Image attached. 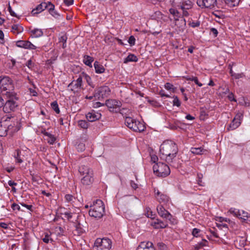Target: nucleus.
I'll use <instances>...</instances> for the list:
<instances>
[{
    "instance_id": "15",
    "label": "nucleus",
    "mask_w": 250,
    "mask_h": 250,
    "mask_svg": "<svg viewBox=\"0 0 250 250\" xmlns=\"http://www.w3.org/2000/svg\"><path fill=\"white\" fill-rule=\"evenodd\" d=\"M9 121L7 122V130L9 134H12L13 133L17 132L20 130V126L18 121L16 119L15 121L13 122L12 124H8Z\"/></svg>"
},
{
    "instance_id": "26",
    "label": "nucleus",
    "mask_w": 250,
    "mask_h": 250,
    "mask_svg": "<svg viewBox=\"0 0 250 250\" xmlns=\"http://www.w3.org/2000/svg\"><path fill=\"white\" fill-rule=\"evenodd\" d=\"M94 66L96 73L101 74L104 73L105 71L104 67L98 61H95L94 62Z\"/></svg>"
},
{
    "instance_id": "18",
    "label": "nucleus",
    "mask_w": 250,
    "mask_h": 250,
    "mask_svg": "<svg viewBox=\"0 0 250 250\" xmlns=\"http://www.w3.org/2000/svg\"><path fill=\"white\" fill-rule=\"evenodd\" d=\"M136 250H155L153 243L148 241L146 243L143 242L139 245Z\"/></svg>"
},
{
    "instance_id": "33",
    "label": "nucleus",
    "mask_w": 250,
    "mask_h": 250,
    "mask_svg": "<svg viewBox=\"0 0 250 250\" xmlns=\"http://www.w3.org/2000/svg\"><path fill=\"white\" fill-rule=\"evenodd\" d=\"M12 30L14 33L19 34L22 32L23 29V27L19 24H14L12 26Z\"/></svg>"
},
{
    "instance_id": "43",
    "label": "nucleus",
    "mask_w": 250,
    "mask_h": 250,
    "mask_svg": "<svg viewBox=\"0 0 250 250\" xmlns=\"http://www.w3.org/2000/svg\"><path fill=\"white\" fill-rule=\"evenodd\" d=\"M173 105L174 106H176L177 107H179L181 105V102L180 100H179L177 96H174L173 97Z\"/></svg>"
},
{
    "instance_id": "27",
    "label": "nucleus",
    "mask_w": 250,
    "mask_h": 250,
    "mask_svg": "<svg viewBox=\"0 0 250 250\" xmlns=\"http://www.w3.org/2000/svg\"><path fill=\"white\" fill-rule=\"evenodd\" d=\"M82 77L80 75L79 78L75 81H74V84L73 86V89L72 90H73L76 89L77 91L78 89H81L82 88Z\"/></svg>"
},
{
    "instance_id": "42",
    "label": "nucleus",
    "mask_w": 250,
    "mask_h": 250,
    "mask_svg": "<svg viewBox=\"0 0 250 250\" xmlns=\"http://www.w3.org/2000/svg\"><path fill=\"white\" fill-rule=\"evenodd\" d=\"M48 137V139L47 140L48 143L50 145H53L56 141L55 137L53 135L50 134Z\"/></svg>"
},
{
    "instance_id": "21",
    "label": "nucleus",
    "mask_w": 250,
    "mask_h": 250,
    "mask_svg": "<svg viewBox=\"0 0 250 250\" xmlns=\"http://www.w3.org/2000/svg\"><path fill=\"white\" fill-rule=\"evenodd\" d=\"M151 226L156 229H164L167 226V224L159 219H156L151 223Z\"/></svg>"
},
{
    "instance_id": "52",
    "label": "nucleus",
    "mask_w": 250,
    "mask_h": 250,
    "mask_svg": "<svg viewBox=\"0 0 250 250\" xmlns=\"http://www.w3.org/2000/svg\"><path fill=\"white\" fill-rule=\"evenodd\" d=\"M245 76L243 73H235L233 74V76L232 77L235 79H239L242 78H243Z\"/></svg>"
},
{
    "instance_id": "55",
    "label": "nucleus",
    "mask_w": 250,
    "mask_h": 250,
    "mask_svg": "<svg viewBox=\"0 0 250 250\" xmlns=\"http://www.w3.org/2000/svg\"><path fill=\"white\" fill-rule=\"evenodd\" d=\"M67 37L66 34H64L59 38V42L62 43H66Z\"/></svg>"
},
{
    "instance_id": "48",
    "label": "nucleus",
    "mask_w": 250,
    "mask_h": 250,
    "mask_svg": "<svg viewBox=\"0 0 250 250\" xmlns=\"http://www.w3.org/2000/svg\"><path fill=\"white\" fill-rule=\"evenodd\" d=\"M78 151H83L85 149V145L83 143H79L76 146Z\"/></svg>"
},
{
    "instance_id": "57",
    "label": "nucleus",
    "mask_w": 250,
    "mask_h": 250,
    "mask_svg": "<svg viewBox=\"0 0 250 250\" xmlns=\"http://www.w3.org/2000/svg\"><path fill=\"white\" fill-rule=\"evenodd\" d=\"M20 204L22 206V207H24L25 208H26L27 209H28L29 210L31 211H33V206L32 205H27L26 204H24L23 203H20Z\"/></svg>"
},
{
    "instance_id": "5",
    "label": "nucleus",
    "mask_w": 250,
    "mask_h": 250,
    "mask_svg": "<svg viewBox=\"0 0 250 250\" xmlns=\"http://www.w3.org/2000/svg\"><path fill=\"white\" fill-rule=\"evenodd\" d=\"M125 124L128 128L135 132H141L146 129V126L143 122L130 117H125Z\"/></svg>"
},
{
    "instance_id": "41",
    "label": "nucleus",
    "mask_w": 250,
    "mask_h": 250,
    "mask_svg": "<svg viewBox=\"0 0 250 250\" xmlns=\"http://www.w3.org/2000/svg\"><path fill=\"white\" fill-rule=\"evenodd\" d=\"M229 211L230 213L233 214L235 216H237L238 217V216L241 215L240 211L239 210H237L235 208H231Z\"/></svg>"
},
{
    "instance_id": "39",
    "label": "nucleus",
    "mask_w": 250,
    "mask_h": 250,
    "mask_svg": "<svg viewBox=\"0 0 250 250\" xmlns=\"http://www.w3.org/2000/svg\"><path fill=\"white\" fill-rule=\"evenodd\" d=\"M243 117H244V111H242L238 112L234 118L237 121H240V123L241 124L242 121L243 119Z\"/></svg>"
},
{
    "instance_id": "45",
    "label": "nucleus",
    "mask_w": 250,
    "mask_h": 250,
    "mask_svg": "<svg viewBox=\"0 0 250 250\" xmlns=\"http://www.w3.org/2000/svg\"><path fill=\"white\" fill-rule=\"evenodd\" d=\"M240 212L241 213V215L238 216V217L244 220H247V219L248 217V213L247 212L244 211V210H241V211H240Z\"/></svg>"
},
{
    "instance_id": "17",
    "label": "nucleus",
    "mask_w": 250,
    "mask_h": 250,
    "mask_svg": "<svg viewBox=\"0 0 250 250\" xmlns=\"http://www.w3.org/2000/svg\"><path fill=\"white\" fill-rule=\"evenodd\" d=\"M10 120L11 119L10 118H7V119L4 121H1L0 123V136L1 137H5L8 134V130L7 127V122H8V120Z\"/></svg>"
},
{
    "instance_id": "47",
    "label": "nucleus",
    "mask_w": 250,
    "mask_h": 250,
    "mask_svg": "<svg viewBox=\"0 0 250 250\" xmlns=\"http://www.w3.org/2000/svg\"><path fill=\"white\" fill-rule=\"evenodd\" d=\"M157 246L160 250H167V246L163 242H159Z\"/></svg>"
},
{
    "instance_id": "62",
    "label": "nucleus",
    "mask_w": 250,
    "mask_h": 250,
    "mask_svg": "<svg viewBox=\"0 0 250 250\" xmlns=\"http://www.w3.org/2000/svg\"><path fill=\"white\" fill-rule=\"evenodd\" d=\"M173 85L169 83H167L165 84V88L166 89H167V90H171V89H173Z\"/></svg>"
},
{
    "instance_id": "36",
    "label": "nucleus",
    "mask_w": 250,
    "mask_h": 250,
    "mask_svg": "<svg viewBox=\"0 0 250 250\" xmlns=\"http://www.w3.org/2000/svg\"><path fill=\"white\" fill-rule=\"evenodd\" d=\"M225 3L230 7L237 6L240 0H224Z\"/></svg>"
},
{
    "instance_id": "1",
    "label": "nucleus",
    "mask_w": 250,
    "mask_h": 250,
    "mask_svg": "<svg viewBox=\"0 0 250 250\" xmlns=\"http://www.w3.org/2000/svg\"><path fill=\"white\" fill-rule=\"evenodd\" d=\"M160 151L161 158L167 163H172L178 151L177 145L172 141L164 142L160 146Z\"/></svg>"
},
{
    "instance_id": "8",
    "label": "nucleus",
    "mask_w": 250,
    "mask_h": 250,
    "mask_svg": "<svg viewBox=\"0 0 250 250\" xmlns=\"http://www.w3.org/2000/svg\"><path fill=\"white\" fill-rule=\"evenodd\" d=\"M112 242L108 238H97L94 242V250H109L111 248Z\"/></svg>"
},
{
    "instance_id": "7",
    "label": "nucleus",
    "mask_w": 250,
    "mask_h": 250,
    "mask_svg": "<svg viewBox=\"0 0 250 250\" xmlns=\"http://www.w3.org/2000/svg\"><path fill=\"white\" fill-rule=\"evenodd\" d=\"M154 173L157 176L165 177L169 175L170 170L169 167L166 164L158 162L153 166Z\"/></svg>"
},
{
    "instance_id": "64",
    "label": "nucleus",
    "mask_w": 250,
    "mask_h": 250,
    "mask_svg": "<svg viewBox=\"0 0 250 250\" xmlns=\"http://www.w3.org/2000/svg\"><path fill=\"white\" fill-rule=\"evenodd\" d=\"M155 214H153L152 211H149L148 209H147V217L150 218L151 219H154L155 218Z\"/></svg>"
},
{
    "instance_id": "28",
    "label": "nucleus",
    "mask_w": 250,
    "mask_h": 250,
    "mask_svg": "<svg viewBox=\"0 0 250 250\" xmlns=\"http://www.w3.org/2000/svg\"><path fill=\"white\" fill-rule=\"evenodd\" d=\"M94 61V58L88 55H84L83 58V62L90 67H92V62Z\"/></svg>"
},
{
    "instance_id": "20",
    "label": "nucleus",
    "mask_w": 250,
    "mask_h": 250,
    "mask_svg": "<svg viewBox=\"0 0 250 250\" xmlns=\"http://www.w3.org/2000/svg\"><path fill=\"white\" fill-rule=\"evenodd\" d=\"M88 175L87 176H84L81 178V183L83 185H90L91 184L93 181V173H88Z\"/></svg>"
},
{
    "instance_id": "56",
    "label": "nucleus",
    "mask_w": 250,
    "mask_h": 250,
    "mask_svg": "<svg viewBox=\"0 0 250 250\" xmlns=\"http://www.w3.org/2000/svg\"><path fill=\"white\" fill-rule=\"evenodd\" d=\"M63 214L64 217L68 220L72 217V213L69 211H66Z\"/></svg>"
},
{
    "instance_id": "49",
    "label": "nucleus",
    "mask_w": 250,
    "mask_h": 250,
    "mask_svg": "<svg viewBox=\"0 0 250 250\" xmlns=\"http://www.w3.org/2000/svg\"><path fill=\"white\" fill-rule=\"evenodd\" d=\"M49 13L56 19H59L61 17L58 12H57L56 11H55L54 9L52 11H50Z\"/></svg>"
},
{
    "instance_id": "6",
    "label": "nucleus",
    "mask_w": 250,
    "mask_h": 250,
    "mask_svg": "<svg viewBox=\"0 0 250 250\" xmlns=\"http://www.w3.org/2000/svg\"><path fill=\"white\" fill-rule=\"evenodd\" d=\"M8 99L6 102L4 103L3 110L5 113H10L14 111L18 106L17 101L18 98L16 96V94L6 96Z\"/></svg>"
},
{
    "instance_id": "11",
    "label": "nucleus",
    "mask_w": 250,
    "mask_h": 250,
    "mask_svg": "<svg viewBox=\"0 0 250 250\" xmlns=\"http://www.w3.org/2000/svg\"><path fill=\"white\" fill-rule=\"evenodd\" d=\"M197 5L201 8H213L217 4L216 0H197Z\"/></svg>"
},
{
    "instance_id": "54",
    "label": "nucleus",
    "mask_w": 250,
    "mask_h": 250,
    "mask_svg": "<svg viewBox=\"0 0 250 250\" xmlns=\"http://www.w3.org/2000/svg\"><path fill=\"white\" fill-rule=\"evenodd\" d=\"M200 22L199 21L190 22L189 25L192 27H196L199 26Z\"/></svg>"
},
{
    "instance_id": "63",
    "label": "nucleus",
    "mask_w": 250,
    "mask_h": 250,
    "mask_svg": "<svg viewBox=\"0 0 250 250\" xmlns=\"http://www.w3.org/2000/svg\"><path fill=\"white\" fill-rule=\"evenodd\" d=\"M228 98L230 101L236 102V100L234 98V95L232 92L228 95Z\"/></svg>"
},
{
    "instance_id": "59",
    "label": "nucleus",
    "mask_w": 250,
    "mask_h": 250,
    "mask_svg": "<svg viewBox=\"0 0 250 250\" xmlns=\"http://www.w3.org/2000/svg\"><path fill=\"white\" fill-rule=\"evenodd\" d=\"M200 232V229H197V228H194L192 230V234L194 236L198 237V234Z\"/></svg>"
},
{
    "instance_id": "44",
    "label": "nucleus",
    "mask_w": 250,
    "mask_h": 250,
    "mask_svg": "<svg viewBox=\"0 0 250 250\" xmlns=\"http://www.w3.org/2000/svg\"><path fill=\"white\" fill-rule=\"evenodd\" d=\"M203 174H201V173H200V174H197V178H198V180H197V182H198V184L200 186H204V183H203L202 181V179L203 178Z\"/></svg>"
},
{
    "instance_id": "19",
    "label": "nucleus",
    "mask_w": 250,
    "mask_h": 250,
    "mask_svg": "<svg viewBox=\"0 0 250 250\" xmlns=\"http://www.w3.org/2000/svg\"><path fill=\"white\" fill-rule=\"evenodd\" d=\"M101 116L102 115L100 113L96 112L94 111L91 112H88L86 114V118L87 120L90 122H94L99 120L101 118Z\"/></svg>"
},
{
    "instance_id": "12",
    "label": "nucleus",
    "mask_w": 250,
    "mask_h": 250,
    "mask_svg": "<svg viewBox=\"0 0 250 250\" xmlns=\"http://www.w3.org/2000/svg\"><path fill=\"white\" fill-rule=\"evenodd\" d=\"M157 210L158 214L163 218L170 220L172 218V215L164 208L163 205H159L157 207Z\"/></svg>"
},
{
    "instance_id": "61",
    "label": "nucleus",
    "mask_w": 250,
    "mask_h": 250,
    "mask_svg": "<svg viewBox=\"0 0 250 250\" xmlns=\"http://www.w3.org/2000/svg\"><path fill=\"white\" fill-rule=\"evenodd\" d=\"M8 10L10 15L12 16L16 17H17L16 14L12 10V8L9 3L8 7Z\"/></svg>"
},
{
    "instance_id": "25",
    "label": "nucleus",
    "mask_w": 250,
    "mask_h": 250,
    "mask_svg": "<svg viewBox=\"0 0 250 250\" xmlns=\"http://www.w3.org/2000/svg\"><path fill=\"white\" fill-rule=\"evenodd\" d=\"M190 151L192 153L195 155H202L206 153L207 150L201 147H191Z\"/></svg>"
},
{
    "instance_id": "3",
    "label": "nucleus",
    "mask_w": 250,
    "mask_h": 250,
    "mask_svg": "<svg viewBox=\"0 0 250 250\" xmlns=\"http://www.w3.org/2000/svg\"><path fill=\"white\" fill-rule=\"evenodd\" d=\"M14 84L12 79L8 76H0V90L3 94L7 96L15 94Z\"/></svg>"
},
{
    "instance_id": "29",
    "label": "nucleus",
    "mask_w": 250,
    "mask_h": 250,
    "mask_svg": "<svg viewBox=\"0 0 250 250\" xmlns=\"http://www.w3.org/2000/svg\"><path fill=\"white\" fill-rule=\"evenodd\" d=\"M138 58L133 54H129L127 57L124 59V63H127L128 62H137Z\"/></svg>"
},
{
    "instance_id": "30",
    "label": "nucleus",
    "mask_w": 250,
    "mask_h": 250,
    "mask_svg": "<svg viewBox=\"0 0 250 250\" xmlns=\"http://www.w3.org/2000/svg\"><path fill=\"white\" fill-rule=\"evenodd\" d=\"M241 124L240 121H237L234 118L229 125V130H234L238 127Z\"/></svg>"
},
{
    "instance_id": "22",
    "label": "nucleus",
    "mask_w": 250,
    "mask_h": 250,
    "mask_svg": "<svg viewBox=\"0 0 250 250\" xmlns=\"http://www.w3.org/2000/svg\"><path fill=\"white\" fill-rule=\"evenodd\" d=\"M88 173H93V170L90 167H89L85 165H82L79 167V172L80 173L81 175L83 177L84 176H87Z\"/></svg>"
},
{
    "instance_id": "37",
    "label": "nucleus",
    "mask_w": 250,
    "mask_h": 250,
    "mask_svg": "<svg viewBox=\"0 0 250 250\" xmlns=\"http://www.w3.org/2000/svg\"><path fill=\"white\" fill-rule=\"evenodd\" d=\"M208 241L205 239H203L202 241L198 244H197L195 246V249L196 250H199L201 248L203 247L207 246L208 245Z\"/></svg>"
},
{
    "instance_id": "14",
    "label": "nucleus",
    "mask_w": 250,
    "mask_h": 250,
    "mask_svg": "<svg viewBox=\"0 0 250 250\" xmlns=\"http://www.w3.org/2000/svg\"><path fill=\"white\" fill-rule=\"evenodd\" d=\"M157 200L163 206L166 205L169 202V197L166 194L160 192L159 190L155 193Z\"/></svg>"
},
{
    "instance_id": "53",
    "label": "nucleus",
    "mask_w": 250,
    "mask_h": 250,
    "mask_svg": "<svg viewBox=\"0 0 250 250\" xmlns=\"http://www.w3.org/2000/svg\"><path fill=\"white\" fill-rule=\"evenodd\" d=\"M25 65L30 69H32L34 66V63L32 62V61L31 59L29 60L26 62V63Z\"/></svg>"
},
{
    "instance_id": "2",
    "label": "nucleus",
    "mask_w": 250,
    "mask_h": 250,
    "mask_svg": "<svg viewBox=\"0 0 250 250\" xmlns=\"http://www.w3.org/2000/svg\"><path fill=\"white\" fill-rule=\"evenodd\" d=\"M89 215L97 219L102 218L104 213V206L103 202L100 199L94 201L93 204L89 206Z\"/></svg>"
},
{
    "instance_id": "32",
    "label": "nucleus",
    "mask_w": 250,
    "mask_h": 250,
    "mask_svg": "<svg viewBox=\"0 0 250 250\" xmlns=\"http://www.w3.org/2000/svg\"><path fill=\"white\" fill-rule=\"evenodd\" d=\"M44 237L42 239L43 242L46 244H48L49 242L53 243L54 241L51 237V233L45 232L44 233Z\"/></svg>"
},
{
    "instance_id": "31",
    "label": "nucleus",
    "mask_w": 250,
    "mask_h": 250,
    "mask_svg": "<svg viewBox=\"0 0 250 250\" xmlns=\"http://www.w3.org/2000/svg\"><path fill=\"white\" fill-rule=\"evenodd\" d=\"M178 8H171L169 9V11L171 15H172L174 20L181 17V15L177 10Z\"/></svg>"
},
{
    "instance_id": "58",
    "label": "nucleus",
    "mask_w": 250,
    "mask_h": 250,
    "mask_svg": "<svg viewBox=\"0 0 250 250\" xmlns=\"http://www.w3.org/2000/svg\"><path fill=\"white\" fill-rule=\"evenodd\" d=\"M212 34L214 37H217L218 32L217 30L215 28H211L210 29V34Z\"/></svg>"
},
{
    "instance_id": "38",
    "label": "nucleus",
    "mask_w": 250,
    "mask_h": 250,
    "mask_svg": "<svg viewBox=\"0 0 250 250\" xmlns=\"http://www.w3.org/2000/svg\"><path fill=\"white\" fill-rule=\"evenodd\" d=\"M78 126L83 129H87L89 126V124L85 120H80L78 121Z\"/></svg>"
},
{
    "instance_id": "34",
    "label": "nucleus",
    "mask_w": 250,
    "mask_h": 250,
    "mask_svg": "<svg viewBox=\"0 0 250 250\" xmlns=\"http://www.w3.org/2000/svg\"><path fill=\"white\" fill-rule=\"evenodd\" d=\"M21 153V151L20 150L17 149L15 150L13 155L16 162L20 164L21 163L23 162L22 159L20 157Z\"/></svg>"
},
{
    "instance_id": "16",
    "label": "nucleus",
    "mask_w": 250,
    "mask_h": 250,
    "mask_svg": "<svg viewBox=\"0 0 250 250\" xmlns=\"http://www.w3.org/2000/svg\"><path fill=\"white\" fill-rule=\"evenodd\" d=\"M175 25L178 28L179 31L180 32H183L186 26V21L183 18V17H181L176 20H174Z\"/></svg>"
},
{
    "instance_id": "60",
    "label": "nucleus",
    "mask_w": 250,
    "mask_h": 250,
    "mask_svg": "<svg viewBox=\"0 0 250 250\" xmlns=\"http://www.w3.org/2000/svg\"><path fill=\"white\" fill-rule=\"evenodd\" d=\"M11 208L14 210H16V209L18 210H21L20 207L19 206V205H18V204H17L16 203H13V204H12Z\"/></svg>"
},
{
    "instance_id": "46",
    "label": "nucleus",
    "mask_w": 250,
    "mask_h": 250,
    "mask_svg": "<svg viewBox=\"0 0 250 250\" xmlns=\"http://www.w3.org/2000/svg\"><path fill=\"white\" fill-rule=\"evenodd\" d=\"M239 104L242 105H244L246 107L250 106V102L247 100H246L244 98L242 100L241 102H239Z\"/></svg>"
},
{
    "instance_id": "35",
    "label": "nucleus",
    "mask_w": 250,
    "mask_h": 250,
    "mask_svg": "<svg viewBox=\"0 0 250 250\" xmlns=\"http://www.w3.org/2000/svg\"><path fill=\"white\" fill-rule=\"evenodd\" d=\"M81 75L82 77V79L84 78L89 85L94 87V85H92V80L90 76L84 72L82 73Z\"/></svg>"
},
{
    "instance_id": "24",
    "label": "nucleus",
    "mask_w": 250,
    "mask_h": 250,
    "mask_svg": "<svg viewBox=\"0 0 250 250\" xmlns=\"http://www.w3.org/2000/svg\"><path fill=\"white\" fill-rule=\"evenodd\" d=\"M30 32L31 34V36L33 38H39L42 37L43 34L42 29L39 28L30 29Z\"/></svg>"
},
{
    "instance_id": "9",
    "label": "nucleus",
    "mask_w": 250,
    "mask_h": 250,
    "mask_svg": "<svg viewBox=\"0 0 250 250\" xmlns=\"http://www.w3.org/2000/svg\"><path fill=\"white\" fill-rule=\"evenodd\" d=\"M110 92V89L108 86L103 85L95 90L94 97L95 99L100 101L107 98Z\"/></svg>"
},
{
    "instance_id": "50",
    "label": "nucleus",
    "mask_w": 250,
    "mask_h": 250,
    "mask_svg": "<svg viewBox=\"0 0 250 250\" xmlns=\"http://www.w3.org/2000/svg\"><path fill=\"white\" fill-rule=\"evenodd\" d=\"M128 42L131 46L134 45L135 44V38L133 36H131L129 37L128 40Z\"/></svg>"
},
{
    "instance_id": "40",
    "label": "nucleus",
    "mask_w": 250,
    "mask_h": 250,
    "mask_svg": "<svg viewBox=\"0 0 250 250\" xmlns=\"http://www.w3.org/2000/svg\"><path fill=\"white\" fill-rule=\"evenodd\" d=\"M52 108L57 113H60V109L58 106V103L56 101L52 102L51 104Z\"/></svg>"
},
{
    "instance_id": "23",
    "label": "nucleus",
    "mask_w": 250,
    "mask_h": 250,
    "mask_svg": "<svg viewBox=\"0 0 250 250\" xmlns=\"http://www.w3.org/2000/svg\"><path fill=\"white\" fill-rule=\"evenodd\" d=\"M47 4L46 2H42L39 4L35 9L32 10L31 13L33 15H35L41 13L46 9Z\"/></svg>"
},
{
    "instance_id": "13",
    "label": "nucleus",
    "mask_w": 250,
    "mask_h": 250,
    "mask_svg": "<svg viewBox=\"0 0 250 250\" xmlns=\"http://www.w3.org/2000/svg\"><path fill=\"white\" fill-rule=\"evenodd\" d=\"M17 46L27 49H36L37 47L30 42L27 41L20 40L16 42Z\"/></svg>"
},
{
    "instance_id": "51",
    "label": "nucleus",
    "mask_w": 250,
    "mask_h": 250,
    "mask_svg": "<svg viewBox=\"0 0 250 250\" xmlns=\"http://www.w3.org/2000/svg\"><path fill=\"white\" fill-rule=\"evenodd\" d=\"M46 9L48 10L49 12L50 11H52V10L54 9L55 6L51 2L46 3Z\"/></svg>"
},
{
    "instance_id": "4",
    "label": "nucleus",
    "mask_w": 250,
    "mask_h": 250,
    "mask_svg": "<svg viewBox=\"0 0 250 250\" xmlns=\"http://www.w3.org/2000/svg\"><path fill=\"white\" fill-rule=\"evenodd\" d=\"M170 2L173 7L182 10L183 15L185 17L189 15L187 10L193 6V2L190 0H170Z\"/></svg>"
},
{
    "instance_id": "10",
    "label": "nucleus",
    "mask_w": 250,
    "mask_h": 250,
    "mask_svg": "<svg viewBox=\"0 0 250 250\" xmlns=\"http://www.w3.org/2000/svg\"><path fill=\"white\" fill-rule=\"evenodd\" d=\"M105 104L108 108L110 112L115 113L119 111L120 108L122 106L121 102L115 99L107 100Z\"/></svg>"
}]
</instances>
